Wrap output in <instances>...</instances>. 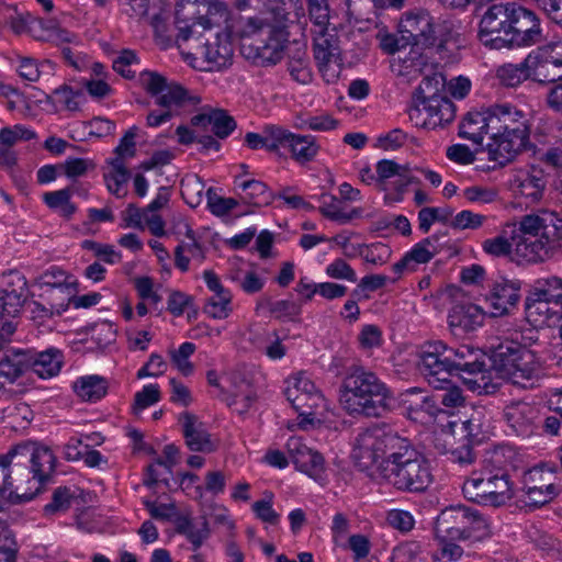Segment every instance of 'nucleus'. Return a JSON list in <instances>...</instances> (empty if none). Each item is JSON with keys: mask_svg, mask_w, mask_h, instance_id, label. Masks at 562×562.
<instances>
[{"mask_svg": "<svg viewBox=\"0 0 562 562\" xmlns=\"http://www.w3.org/2000/svg\"><path fill=\"white\" fill-rule=\"evenodd\" d=\"M352 458L362 470L376 465L383 479L401 492L423 493L434 481L425 454L386 424H374L359 432Z\"/></svg>", "mask_w": 562, "mask_h": 562, "instance_id": "1", "label": "nucleus"}, {"mask_svg": "<svg viewBox=\"0 0 562 562\" xmlns=\"http://www.w3.org/2000/svg\"><path fill=\"white\" fill-rule=\"evenodd\" d=\"M417 369L431 386H442L461 375L472 390L486 387L490 364L486 352L468 345L449 347L441 340L427 341L418 350Z\"/></svg>", "mask_w": 562, "mask_h": 562, "instance_id": "2", "label": "nucleus"}, {"mask_svg": "<svg viewBox=\"0 0 562 562\" xmlns=\"http://www.w3.org/2000/svg\"><path fill=\"white\" fill-rule=\"evenodd\" d=\"M392 400L385 383L361 366L351 367L342 381L340 402L349 414L381 417L391 411Z\"/></svg>", "mask_w": 562, "mask_h": 562, "instance_id": "3", "label": "nucleus"}, {"mask_svg": "<svg viewBox=\"0 0 562 562\" xmlns=\"http://www.w3.org/2000/svg\"><path fill=\"white\" fill-rule=\"evenodd\" d=\"M501 461L498 452H494L482 469L471 473L462 486L467 499L484 506L499 507L514 498V483L508 472L498 467Z\"/></svg>", "mask_w": 562, "mask_h": 562, "instance_id": "4", "label": "nucleus"}, {"mask_svg": "<svg viewBox=\"0 0 562 562\" xmlns=\"http://www.w3.org/2000/svg\"><path fill=\"white\" fill-rule=\"evenodd\" d=\"M243 38L241 54L258 66L276 65L281 58L286 42L283 27L261 19L249 18L239 33Z\"/></svg>", "mask_w": 562, "mask_h": 562, "instance_id": "5", "label": "nucleus"}, {"mask_svg": "<svg viewBox=\"0 0 562 562\" xmlns=\"http://www.w3.org/2000/svg\"><path fill=\"white\" fill-rule=\"evenodd\" d=\"M177 40L183 42L195 36L199 41L205 31L227 21L228 10L218 0H179L176 5Z\"/></svg>", "mask_w": 562, "mask_h": 562, "instance_id": "6", "label": "nucleus"}, {"mask_svg": "<svg viewBox=\"0 0 562 562\" xmlns=\"http://www.w3.org/2000/svg\"><path fill=\"white\" fill-rule=\"evenodd\" d=\"M490 370H494L502 379L510 380L514 384L539 375L540 364L536 353L526 346L505 340L492 347L488 356Z\"/></svg>", "mask_w": 562, "mask_h": 562, "instance_id": "7", "label": "nucleus"}, {"mask_svg": "<svg viewBox=\"0 0 562 562\" xmlns=\"http://www.w3.org/2000/svg\"><path fill=\"white\" fill-rule=\"evenodd\" d=\"M143 85L148 93L156 97L155 103L161 108L160 111H151L147 115V125L157 127L168 122L172 117L170 108L181 105L186 101L193 104L200 102L198 97H189L188 91L176 82H168L167 79L155 71H144L142 74Z\"/></svg>", "mask_w": 562, "mask_h": 562, "instance_id": "8", "label": "nucleus"}, {"mask_svg": "<svg viewBox=\"0 0 562 562\" xmlns=\"http://www.w3.org/2000/svg\"><path fill=\"white\" fill-rule=\"evenodd\" d=\"M486 528V520L477 510L459 505L441 512L435 524V533L440 541L465 540L473 532Z\"/></svg>", "mask_w": 562, "mask_h": 562, "instance_id": "9", "label": "nucleus"}, {"mask_svg": "<svg viewBox=\"0 0 562 562\" xmlns=\"http://www.w3.org/2000/svg\"><path fill=\"white\" fill-rule=\"evenodd\" d=\"M531 80L551 86L562 81V45L550 43L531 50L525 58Z\"/></svg>", "mask_w": 562, "mask_h": 562, "instance_id": "10", "label": "nucleus"}, {"mask_svg": "<svg viewBox=\"0 0 562 562\" xmlns=\"http://www.w3.org/2000/svg\"><path fill=\"white\" fill-rule=\"evenodd\" d=\"M516 2L506 1L490 5L481 18L479 38L482 44L493 49L505 47L506 33L514 13Z\"/></svg>", "mask_w": 562, "mask_h": 562, "instance_id": "11", "label": "nucleus"}, {"mask_svg": "<svg viewBox=\"0 0 562 562\" xmlns=\"http://www.w3.org/2000/svg\"><path fill=\"white\" fill-rule=\"evenodd\" d=\"M514 13L510 20L508 32L506 33L505 47L527 46L541 41V29L537 15L516 2Z\"/></svg>", "mask_w": 562, "mask_h": 562, "instance_id": "12", "label": "nucleus"}, {"mask_svg": "<svg viewBox=\"0 0 562 562\" xmlns=\"http://www.w3.org/2000/svg\"><path fill=\"white\" fill-rule=\"evenodd\" d=\"M467 46V37L460 21L445 20L439 23L434 33V48L446 63H454L460 49Z\"/></svg>", "mask_w": 562, "mask_h": 562, "instance_id": "13", "label": "nucleus"}, {"mask_svg": "<svg viewBox=\"0 0 562 562\" xmlns=\"http://www.w3.org/2000/svg\"><path fill=\"white\" fill-rule=\"evenodd\" d=\"M487 127L490 135L528 134L526 114L512 104H496L487 108Z\"/></svg>", "mask_w": 562, "mask_h": 562, "instance_id": "14", "label": "nucleus"}, {"mask_svg": "<svg viewBox=\"0 0 562 562\" xmlns=\"http://www.w3.org/2000/svg\"><path fill=\"white\" fill-rule=\"evenodd\" d=\"M503 415L509 435L529 438L538 429L539 411L527 402L519 401L506 405Z\"/></svg>", "mask_w": 562, "mask_h": 562, "instance_id": "15", "label": "nucleus"}, {"mask_svg": "<svg viewBox=\"0 0 562 562\" xmlns=\"http://www.w3.org/2000/svg\"><path fill=\"white\" fill-rule=\"evenodd\" d=\"M1 313L15 317L21 312L27 297V282L19 271H10L0 277Z\"/></svg>", "mask_w": 562, "mask_h": 562, "instance_id": "16", "label": "nucleus"}, {"mask_svg": "<svg viewBox=\"0 0 562 562\" xmlns=\"http://www.w3.org/2000/svg\"><path fill=\"white\" fill-rule=\"evenodd\" d=\"M19 460H22L24 470L30 463L29 472L33 473L40 484H43L54 471L56 458L46 447H36L32 443L16 445L14 447Z\"/></svg>", "mask_w": 562, "mask_h": 562, "instance_id": "17", "label": "nucleus"}, {"mask_svg": "<svg viewBox=\"0 0 562 562\" xmlns=\"http://www.w3.org/2000/svg\"><path fill=\"white\" fill-rule=\"evenodd\" d=\"M196 42L195 55L206 63L205 70L218 71L232 64L233 46L228 34L217 32L212 40L207 38L205 43Z\"/></svg>", "mask_w": 562, "mask_h": 562, "instance_id": "18", "label": "nucleus"}, {"mask_svg": "<svg viewBox=\"0 0 562 562\" xmlns=\"http://www.w3.org/2000/svg\"><path fill=\"white\" fill-rule=\"evenodd\" d=\"M519 281L505 278L495 281L485 296L486 303L490 304L491 316L498 317L508 314L510 308L515 307L519 302Z\"/></svg>", "mask_w": 562, "mask_h": 562, "instance_id": "19", "label": "nucleus"}, {"mask_svg": "<svg viewBox=\"0 0 562 562\" xmlns=\"http://www.w3.org/2000/svg\"><path fill=\"white\" fill-rule=\"evenodd\" d=\"M486 144L488 159L499 166L510 162L522 149L527 147L528 134H497L490 135Z\"/></svg>", "mask_w": 562, "mask_h": 562, "instance_id": "20", "label": "nucleus"}, {"mask_svg": "<svg viewBox=\"0 0 562 562\" xmlns=\"http://www.w3.org/2000/svg\"><path fill=\"white\" fill-rule=\"evenodd\" d=\"M398 33L402 34L407 45L430 47L434 44L435 29L431 18L426 14H407L401 20Z\"/></svg>", "mask_w": 562, "mask_h": 562, "instance_id": "21", "label": "nucleus"}, {"mask_svg": "<svg viewBox=\"0 0 562 562\" xmlns=\"http://www.w3.org/2000/svg\"><path fill=\"white\" fill-rule=\"evenodd\" d=\"M286 448L297 470L314 479L322 475L325 461L319 452L307 447L299 437H291Z\"/></svg>", "mask_w": 562, "mask_h": 562, "instance_id": "22", "label": "nucleus"}, {"mask_svg": "<svg viewBox=\"0 0 562 562\" xmlns=\"http://www.w3.org/2000/svg\"><path fill=\"white\" fill-rule=\"evenodd\" d=\"M524 492L528 502L533 506H543L560 494V488L543 477V472L537 469L530 470L524 475Z\"/></svg>", "mask_w": 562, "mask_h": 562, "instance_id": "23", "label": "nucleus"}, {"mask_svg": "<svg viewBox=\"0 0 562 562\" xmlns=\"http://www.w3.org/2000/svg\"><path fill=\"white\" fill-rule=\"evenodd\" d=\"M484 318L485 312L479 305H456L448 315V324L454 336H461L481 327Z\"/></svg>", "mask_w": 562, "mask_h": 562, "instance_id": "24", "label": "nucleus"}, {"mask_svg": "<svg viewBox=\"0 0 562 562\" xmlns=\"http://www.w3.org/2000/svg\"><path fill=\"white\" fill-rule=\"evenodd\" d=\"M181 420L186 445L191 451L209 453L216 449L215 443L211 440V435L204 424L198 420L196 416L191 413H183Z\"/></svg>", "mask_w": 562, "mask_h": 562, "instance_id": "25", "label": "nucleus"}, {"mask_svg": "<svg viewBox=\"0 0 562 562\" xmlns=\"http://www.w3.org/2000/svg\"><path fill=\"white\" fill-rule=\"evenodd\" d=\"M27 370H30V359L26 350L7 351L0 360V391L5 384H13Z\"/></svg>", "mask_w": 562, "mask_h": 562, "instance_id": "26", "label": "nucleus"}, {"mask_svg": "<svg viewBox=\"0 0 562 562\" xmlns=\"http://www.w3.org/2000/svg\"><path fill=\"white\" fill-rule=\"evenodd\" d=\"M22 465L23 462L18 459L14 447L8 453L0 456V493L4 495L9 492V498L13 502L29 501L33 497V494L20 495L18 491L13 492L11 490L13 487L12 473L18 474Z\"/></svg>", "mask_w": 562, "mask_h": 562, "instance_id": "27", "label": "nucleus"}, {"mask_svg": "<svg viewBox=\"0 0 562 562\" xmlns=\"http://www.w3.org/2000/svg\"><path fill=\"white\" fill-rule=\"evenodd\" d=\"M513 239L515 240L514 254L518 262L544 261L552 254L543 238L514 236Z\"/></svg>", "mask_w": 562, "mask_h": 562, "instance_id": "28", "label": "nucleus"}, {"mask_svg": "<svg viewBox=\"0 0 562 562\" xmlns=\"http://www.w3.org/2000/svg\"><path fill=\"white\" fill-rule=\"evenodd\" d=\"M191 124L202 127L211 125L213 133L218 138H226L236 128L234 117L222 109H211L207 112L196 114L191 119Z\"/></svg>", "mask_w": 562, "mask_h": 562, "instance_id": "29", "label": "nucleus"}, {"mask_svg": "<svg viewBox=\"0 0 562 562\" xmlns=\"http://www.w3.org/2000/svg\"><path fill=\"white\" fill-rule=\"evenodd\" d=\"M27 351L30 369L42 379H49L58 374L61 369L63 356L57 349H48L42 352Z\"/></svg>", "mask_w": 562, "mask_h": 562, "instance_id": "30", "label": "nucleus"}, {"mask_svg": "<svg viewBox=\"0 0 562 562\" xmlns=\"http://www.w3.org/2000/svg\"><path fill=\"white\" fill-rule=\"evenodd\" d=\"M288 71L293 80L301 85L312 81L313 75L310 66V57L304 44H295V48H288Z\"/></svg>", "mask_w": 562, "mask_h": 562, "instance_id": "31", "label": "nucleus"}, {"mask_svg": "<svg viewBox=\"0 0 562 562\" xmlns=\"http://www.w3.org/2000/svg\"><path fill=\"white\" fill-rule=\"evenodd\" d=\"M485 135L490 137L487 109L483 112L468 113L460 124L459 136L481 145Z\"/></svg>", "mask_w": 562, "mask_h": 562, "instance_id": "32", "label": "nucleus"}, {"mask_svg": "<svg viewBox=\"0 0 562 562\" xmlns=\"http://www.w3.org/2000/svg\"><path fill=\"white\" fill-rule=\"evenodd\" d=\"M296 391H285L286 400L292 404L293 408L301 417L307 419L310 423L316 416V409L324 403V397L318 390L300 395L294 394Z\"/></svg>", "mask_w": 562, "mask_h": 562, "instance_id": "33", "label": "nucleus"}, {"mask_svg": "<svg viewBox=\"0 0 562 562\" xmlns=\"http://www.w3.org/2000/svg\"><path fill=\"white\" fill-rule=\"evenodd\" d=\"M126 14L139 20H147L155 30H159L162 24L164 10L151 8L149 0H119Z\"/></svg>", "mask_w": 562, "mask_h": 562, "instance_id": "34", "label": "nucleus"}, {"mask_svg": "<svg viewBox=\"0 0 562 562\" xmlns=\"http://www.w3.org/2000/svg\"><path fill=\"white\" fill-rule=\"evenodd\" d=\"M239 188L244 192L240 196L241 201L249 205L257 207L267 206L276 199V194L269 187L259 180H245L239 183Z\"/></svg>", "mask_w": 562, "mask_h": 562, "instance_id": "35", "label": "nucleus"}, {"mask_svg": "<svg viewBox=\"0 0 562 562\" xmlns=\"http://www.w3.org/2000/svg\"><path fill=\"white\" fill-rule=\"evenodd\" d=\"M162 458H157L154 464L147 468V477L144 480V484L148 487L154 486L160 481L161 473L158 472L156 465L164 467L168 474L172 473V468L178 463L179 449L173 443L166 445L164 448ZM161 482L166 486H169V480L167 477L161 479Z\"/></svg>", "mask_w": 562, "mask_h": 562, "instance_id": "36", "label": "nucleus"}, {"mask_svg": "<svg viewBox=\"0 0 562 562\" xmlns=\"http://www.w3.org/2000/svg\"><path fill=\"white\" fill-rule=\"evenodd\" d=\"M74 391L83 401L95 402L106 394L108 383L100 375L81 376L74 383Z\"/></svg>", "mask_w": 562, "mask_h": 562, "instance_id": "37", "label": "nucleus"}, {"mask_svg": "<svg viewBox=\"0 0 562 562\" xmlns=\"http://www.w3.org/2000/svg\"><path fill=\"white\" fill-rule=\"evenodd\" d=\"M535 301L544 300L562 310V279L550 277L540 279L531 290Z\"/></svg>", "mask_w": 562, "mask_h": 562, "instance_id": "38", "label": "nucleus"}, {"mask_svg": "<svg viewBox=\"0 0 562 562\" xmlns=\"http://www.w3.org/2000/svg\"><path fill=\"white\" fill-rule=\"evenodd\" d=\"M292 157L300 164H305L314 159L318 151V145L315 137L311 135L293 134L288 145Z\"/></svg>", "mask_w": 562, "mask_h": 562, "instance_id": "39", "label": "nucleus"}, {"mask_svg": "<svg viewBox=\"0 0 562 562\" xmlns=\"http://www.w3.org/2000/svg\"><path fill=\"white\" fill-rule=\"evenodd\" d=\"M72 192L71 187L46 192L43 200L49 209L58 211L63 217L70 218L77 211L76 205L71 202Z\"/></svg>", "mask_w": 562, "mask_h": 562, "instance_id": "40", "label": "nucleus"}, {"mask_svg": "<svg viewBox=\"0 0 562 562\" xmlns=\"http://www.w3.org/2000/svg\"><path fill=\"white\" fill-rule=\"evenodd\" d=\"M36 283L42 289H49L52 293L58 292L66 295H69L70 290L75 286V283L67 282L66 272L58 267L46 270L36 279Z\"/></svg>", "mask_w": 562, "mask_h": 562, "instance_id": "41", "label": "nucleus"}, {"mask_svg": "<svg viewBox=\"0 0 562 562\" xmlns=\"http://www.w3.org/2000/svg\"><path fill=\"white\" fill-rule=\"evenodd\" d=\"M546 186L547 180L542 170H533L519 181L518 191L531 202H537L542 198Z\"/></svg>", "mask_w": 562, "mask_h": 562, "instance_id": "42", "label": "nucleus"}, {"mask_svg": "<svg viewBox=\"0 0 562 562\" xmlns=\"http://www.w3.org/2000/svg\"><path fill=\"white\" fill-rule=\"evenodd\" d=\"M496 76L506 87H517L527 79H531L530 70L525 66V59L518 64H505L498 67Z\"/></svg>", "mask_w": 562, "mask_h": 562, "instance_id": "43", "label": "nucleus"}, {"mask_svg": "<svg viewBox=\"0 0 562 562\" xmlns=\"http://www.w3.org/2000/svg\"><path fill=\"white\" fill-rule=\"evenodd\" d=\"M110 165L112 172L104 175L108 190L117 198H122L126 193L123 191V186L127 183L131 173L125 167V164L119 159H111Z\"/></svg>", "mask_w": 562, "mask_h": 562, "instance_id": "44", "label": "nucleus"}, {"mask_svg": "<svg viewBox=\"0 0 562 562\" xmlns=\"http://www.w3.org/2000/svg\"><path fill=\"white\" fill-rule=\"evenodd\" d=\"M443 88L445 78L441 74L424 77L417 89L423 109L428 102H434L435 98H442L440 92Z\"/></svg>", "mask_w": 562, "mask_h": 562, "instance_id": "45", "label": "nucleus"}, {"mask_svg": "<svg viewBox=\"0 0 562 562\" xmlns=\"http://www.w3.org/2000/svg\"><path fill=\"white\" fill-rule=\"evenodd\" d=\"M423 110L426 111L429 117L437 119V121L434 122V125H437L452 122L456 106L447 97H442L435 98L434 102H428L427 106Z\"/></svg>", "mask_w": 562, "mask_h": 562, "instance_id": "46", "label": "nucleus"}, {"mask_svg": "<svg viewBox=\"0 0 562 562\" xmlns=\"http://www.w3.org/2000/svg\"><path fill=\"white\" fill-rule=\"evenodd\" d=\"M2 419L12 429L25 428L32 419V411L25 403L11 405L2 411Z\"/></svg>", "mask_w": 562, "mask_h": 562, "instance_id": "47", "label": "nucleus"}, {"mask_svg": "<svg viewBox=\"0 0 562 562\" xmlns=\"http://www.w3.org/2000/svg\"><path fill=\"white\" fill-rule=\"evenodd\" d=\"M195 351V345L193 342H183L178 349L170 350V359L172 364L184 375L189 376L194 371V366L190 361V357Z\"/></svg>", "mask_w": 562, "mask_h": 562, "instance_id": "48", "label": "nucleus"}, {"mask_svg": "<svg viewBox=\"0 0 562 562\" xmlns=\"http://www.w3.org/2000/svg\"><path fill=\"white\" fill-rule=\"evenodd\" d=\"M232 294L231 292L216 293L204 306V313L214 319H224L228 317L232 312L231 307Z\"/></svg>", "mask_w": 562, "mask_h": 562, "instance_id": "49", "label": "nucleus"}, {"mask_svg": "<svg viewBox=\"0 0 562 562\" xmlns=\"http://www.w3.org/2000/svg\"><path fill=\"white\" fill-rule=\"evenodd\" d=\"M256 347L271 360H279L286 352L277 331H263L262 340L258 341Z\"/></svg>", "mask_w": 562, "mask_h": 562, "instance_id": "50", "label": "nucleus"}, {"mask_svg": "<svg viewBox=\"0 0 562 562\" xmlns=\"http://www.w3.org/2000/svg\"><path fill=\"white\" fill-rule=\"evenodd\" d=\"M74 493L66 486L57 487L52 496V501L46 504L43 512L46 516H52L58 513H65L71 506L74 501Z\"/></svg>", "mask_w": 562, "mask_h": 562, "instance_id": "51", "label": "nucleus"}, {"mask_svg": "<svg viewBox=\"0 0 562 562\" xmlns=\"http://www.w3.org/2000/svg\"><path fill=\"white\" fill-rule=\"evenodd\" d=\"M432 387L438 390L432 401L440 402V405L445 407H458L464 402L461 389L452 383L451 378H449V382L446 385Z\"/></svg>", "mask_w": 562, "mask_h": 562, "instance_id": "52", "label": "nucleus"}, {"mask_svg": "<svg viewBox=\"0 0 562 562\" xmlns=\"http://www.w3.org/2000/svg\"><path fill=\"white\" fill-rule=\"evenodd\" d=\"M548 215L528 214L521 217L519 222V232L522 236L532 238H542V233L546 231Z\"/></svg>", "mask_w": 562, "mask_h": 562, "instance_id": "53", "label": "nucleus"}, {"mask_svg": "<svg viewBox=\"0 0 562 562\" xmlns=\"http://www.w3.org/2000/svg\"><path fill=\"white\" fill-rule=\"evenodd\" d=\"M319 36L314 40V58L317 65H324L334 61L336 57L337 46L333 37H327L325 32L318 33Z\"/></svg>", "mask_w": 562, "mask_h": 562, "instance_id": "54", "label": "nucleus"}, {"mask_svg": "<svg viewBox=\"0 0 562 562\" xmlns=\"http://www.w3.org/2000/svg\"><path fill=\"white\" fill-rule=\"evenodd\" d=\"M318 200L321 202L318 211L324 217L337 223H339L341 218H345L341 216L345 210L342 200L329 193H322Z\"/></svg>", "mask_w": 562, "mask_h": 562, "instance_id": "55", "label": "nucleus"}, {"mask_svg": "<svg viewBox=\"0 0 562 562\" xmlns=\"http://www.w3.org/2000/svg\"><path fill=\"white\" fill-rule=\"evenodd\" d=\"M267 306L278 319L295 321L301 314V305L291 300L268 301Z\"/></svg>", "mask_w": 562, "mask_h": 562, "instance_id": "56", "label": "nucleus"}, {"mask_svg": "<svg viewBox=\"0 0 562 562\" xmlns=\"http://www.w3.org/2000/svg\"><path fill=\"white\" fill-rule=\"evenodd\" d=\"M207 207L210 212L218 217L227 215L238 205V201L234 198H224L216 194L212 188L206 191Z\"/></svg>", "mask_w": 562, "mask_h": 562, "instance_id": "57", "label": "nucleus"}, {"mask_svg": "<svg viewBox=\"0 0 562 562\" xmlns=\"http://www.w3.org/2000/svg\"><path fill=\"white\" fill-rule=\"evenodd\" d=\"M35 137L34 131L21 124L0 130V144L2 146H13L18 140H31Z\"/></svg>", "mask_w": 562, "mask_h": 562, "instance_id": "58", "label": "nucleus"}, {"mask_svg": "<svg viewBox=\"0 0 562 562\" xmlns=\"http://www.w3.org/2000/svg\"><path fill=\"white\" fill-rule=\"evenodd\" d=\"M486 216L463 210L456 214L450 221L449 226L453 229H477L485 222Z\"/></svg>", "mask_w": 562, "mask_h": 562, "instance_id": "59", "label": "nucleus"}, {"mask_svg": "<svg viewBox=\"0 0 562 562\" xmlns=\"http://www.w3.org/2000/svg\"><path fill=\"white\" fill-rule=\"evenodd\" d=\"M308 4V15L314 24L319 29L317 32L326 31L329 22V9L327 0H306Z\"/></svg>", "mask_w": 562, "mask_h": 562, "instance_id": "60", "label": "nucleus"}, {"mask_svg": "<svg viewBox=\"0 0 562 562\" xmlns=\"http://www.w3.org/2000/svg\"><path fill=\"white\" fill-rule=\"evenodd\" d=\"M95 165L91 159L69 157L64 164H59L60 171L70 179L85 176Z\"/></svg>", "mask_w": 562, "mask_h": 562, "instance_id": "61", "label": "nucleus"}, {"mask_svg": "<svg viewBox=\"0 0 562 562\" xmlns=\"http://www.w3.org/2000/svg\"><path fill=\"white\" fill-rule=\"evenodd\" d=\"M31 306V316L33 319L44 321L54 317L55 315H61L67 308L68 303L65 299L61 300L60 303L50 302L49 306H45L40 302H32Z\"/></svg>", "mask_w": 562, "mask_h": 562, "instance_id": "62", "label": "nucleus"}, {"mask_svg": "<svg viewBox=\"0 0 562 562\" xmlns=\"http://www.w3.org/2000/svg\"><path fill=\"white\" fill-rule=\"evenodd\" d=\"M263 134L268 139L269 151H277L280 146L288 147L290 138L293 135V133L277 125H267L263 130Z\"/></svg>", "mask_w": 562, "mask_h": 562, "instance_id": "63", "label": "nucleus"}, {"mask_svg": "<svg viewBox=\"0 0 562 562\" xmlns=\"http://www.w3.org/2000/svg\"><path fill=\"white\" fill-rule=\"evenodd\" d=\"M546 227L542 238L550 246V250L553 251L562 245V218L549 214Z\"/></svg>", "mask_w": 562, "mask_h": 562, "instance_id": "64", "label": "nucleus"}]
</instances>
